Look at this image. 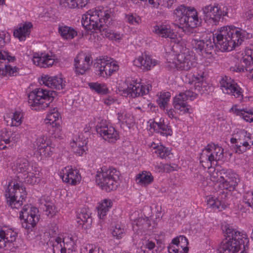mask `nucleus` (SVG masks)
I'll list each match as a JSON object with an SVG mask.
<instances>
[{
    "label": "nucleus",
    "mask_w": 253,
    "mask_h": 253,
    "mask_svg": "<svg viewBox=\"0 0 253 253\" xmlns=\"http://www.w3.org/2000/svg\"><path fill=\"white\" fill-rule=\"evenodd\" d=\"M114 14L111 8L107 7L98 6L94 10L89 11L85 16L82 18V25L88 30H99L106 37L116 41L120 42L122 36L116 33H112L109 28L113 25Z\"/></svg>",
    "instance_id": "nucleus-1"
},
{
    "label": "nucleus",
    "mask_w": 253,
    "mask_h": 253,
    "mask_svg": "<svg viewBox=\"0 0 253 253\" xmlns=\"http://www.w3.org/2000/svg\"><path fill=\"white\" fill-rule=\"evenodd\" d=\"M216 36L215 44L221 47H236L241 45L245 39V33L233 26H226L220 28ZM218 45H216V47Z\"/></svg>",
    "instance_id": "nucleus-2"
},
{
    "label": "nucleus",
    "mask_w": 253,
    "mask_h": 253,
    "mask_svg": "<svg viewBox=\"0 0 253 253\" xmlns=\"http://www.w3.org/2000/svg\"><path fill=\"white\" fill-rule=\"evenodd\" d=\"M166 53L168 62H172L178 70L188 71L197 64L195 54L189 48H182L180 53L174 48H167Z\"/></svg>",
    "instance_id": "nucleus-3"
},
{
    "label": "nucleus",
    "mask_w": 253,
    "mask_h": 253,
    "mask_svg": "<svg viewBox=\"0 0 253 253\" xmlns=\"http://www.w3.org/2000/svg\"><path fill=\"white\" fill-rule=\"evenodd\" d=\"M229 235L228 238L222 242L219 249L220 253H239L242 249V246L244 248V251L248 248L249 239L248 235L243 232H240L233 230Z\"/></svg>",
    "instance_id": "nucleus-4"
},
{
    "label": "nucleus",
    "mask_w": 253,
    "mask_h": 253,
    "mask_svg": "<svg viewBox=\"0 0 253 253\" xmlns=\"http://www.w3.org/2000/svg\"><path fill=\"white\" fill-rule=\"evenodd\" d=\"M120 175V172L116 169L104 166L97 171L95 181L103 190L109 192L118 186Z\"/></svg>",
    "instance_id": "nucleus-5"
},
{
    "label": "nucleus",
    "mask_w": 253,
    "mask_h": 253,
    "mask_svg": "<svg viewBox=\"0 0 253 253\" xmlns=\"http://www.w3.org/2000/svg\"><path fill=\"white\" fill-rule=\"evenodd\" d=\"M55 91L42 87L34 89L28 94V102L32 110L45 109L53 101Z\"/></svg>",
    "instance_id": "nucleus-6"
},
{
    "label": "nucleus",
    "mask_w": 253,
    "mask_h": 253,
    "mask_svg": "<svg viewBox=\"0 0 253 253\" xmlns=\"http://www.w3.org/2000/svg\"><path fill=\"white\" fill-rule=\"evenodd\" d=\"M175 21L180 24V28H194L201 25V19L198 16V12L194 7H186L181 5L174 10Z\"/></svg>",
    "instance_id": "nucleus-7"
},
{
    "label": "nucleus",
    "mask_w": 253,
    "mask_h": 253,
    "mask_svg": "<svg viewBox=\"0 0 253 253\" xmlns=\"http://www.w3.org/2000/svg\"><path fill=\"white\" fill-rule=\"evenodd\" d=\"M26 196L25 188L15 181L9 182L5 191L7 205L12 209H19Z\"/></svg>",
    "instance_id": "nucleus-8"
},
{
    "label": "nucleus",
    "mask_w": 253,
    "mask_h": 253,
    "mask_svg": "<svg viewBox=\"0 0 253 253\" xmlns=\"http://www.w3.org/2000/svg\"><path fill=\"white\" fill-rule=\"evenodd\" d=\"M14 169L23 175L25 182L30 184H35L40 178V173L38 169L30 165L28 160L20 158L14 164Z\"/></svg>",
    "instance_id": "nucleus-9"
},
{
    "label": "nucleus",
    "mask_w": 253,
    "mask_h": 253,
    "mask_svg": "<svg viewBox=\"0 0 253 253\" xmlns=\"http://www.w3.org/2000/svg\"><path fill=\"white\" fill-rule=\"evenodd\" d=\"M224 156V150L221 146L211 143L208 145L203 150L200 158V163L205 168L211 167L212 164L221 160Z\"/></svg>",
    "instance_id": "nucleus-10"
},
{
    "label": "nucleus",
    "mask_w": 253,
    "mask_h": 253,
    "mask_svg": "<svg viewBox=\"0 0 253 253\" xmlns=\"http://www.w3.org/2000/svg\"><path fill=\"white\" fill-rule=\"evenodd\" d=\"M94 67L100 77L108 78L117 72L119 67L118 62L108 56L97 58L94 63Z\"/></svg>",
    "instance_id": "nucleus-11"
},
{
    "label": "nucleus",
    "mask_w": 253,
    "mask_h": 253,
    "mask_svg": "<svg viewBox=\"0 0 253 253\" xmlns=\"http://www.w3.org/2000/svg\"><path fill=\"white\" fill-rule=\"evenodd\" d=\"M230 142L235 144L236 153L242 154L251 148L253 145V138L246 130L240 129L231 138Z\"/></svg>",
    "instance_id": "nucleus-12"
},
{
    "label": "nucleus",
    "mask_w": 253,
    "mask_h": 253,
    "mask_svg": "<svg viewBox=\"0 0 253 253\" xmlns=\"http://www.w3.org/2000/svg\"><path fill=\"white\" fill-rule=\"evenodd\" d=\"M197 97V92L188 90L181 92L176 95L173 98L172 105L180 115L190 113V106L187 104L186 100H193Z\"/></svg>",
    "instance_id": "nucleus-13"
},
{
    "label": "nucleus",
    "mask_w": 253,
    "mask_h": 253,
    "mask_svg": "<svg viewBox=\"0 0 253 253\" xmlns=\"http://www.w3.org/2000/svg\"><path fill=\"white\" fill-rule=\"evenodd\" d=\"M204 19L205 22L212 25H216L221 18L227 16V8L224 7L221 10L218 4H210L202 8Z\"/></svg>",
    "instance_id": "nucleus-14"
},
{
    "label": "nucleus",
    "mask_w": 253,
    "mask_h": 253,
    "mask_svg": "<svg viewBox=\"0 0 253 253\" xmlns=\"http://www.w3.org/2000/svg\"><path fill=\"white\" fill-rule=\"evenodd\" d=\"M140 81V79L136 75L127 78V95L135 97L149 93L152 88L151 85L149 84H144Z\"/></svg>",
    "instance_id": "nucleus-15"
},
{
    "label": "nucleus",
    "mask_w": 253,
    "mask_h": 253,
    "mask_svg": "<svg viewBox=\"0 0 253 253\" xmlns=\"http://www.w3.org/2000/svg\"><path fill=\"white\" fill-rule=\"evenodd\" d=\"M17 236V232L12 228L0 227V249L14 251Z\"/></svg>",
    "instance_id": "nucleus-16"
},
{
    "label": "nucleus",
    "mask_w": 253,
    "mask_h": 253,
    "mask_svg": "<svg viewBox=\"0 0 253 253\" xmlns=\"http://www.w3.org/2000/svg\"><path fill=\"white\" fill-rule=\"evenodd\" d=\"M38 212L39 210L37 208L25 206L20 214V218L24 219L22 223V227L28 230H32L39 220Z\"/></svg>",
    "instance_id": "nucleus-17"
},
{
    "label": "nucleus",
    "mask_w": 253,
    "mask_h": 253,
    "mask_svg": "<svg viewBox=\"0 0 253 253\" xmlns=\"http://www.w3.org/2000/svg\"><path fill=\"white\" fill-rule=\"evenodd\" d=\"M236 57L240 59L241 65L231 67V71L236 72L250 71V67L253 65V50L252 48H246L238 53Z\"/></svg>",
    "instance_id": "nucleus-18"
},
{
    "label": "nucleus",
    "mask_w": 253,
    "mask_h": 253,
    "mask_svg": "<svg viewBox=\"0 0 253 253\" xmlns=\"http://www.w3.org/2000/svg\"><path fill=\"white\" fill-rule=\"evenodd\" d=\"M60 115L56 108H54L49 111L45 119V123L50 133L55 137L61 136V128L57 122Z\"/></svg>",
    "instance_id": "nucleus-19"
},
{
    "label": "nucleus",
    "mask_w": 253,
    "mask_h": 253,
    "mask_svg": "<svg viewBox=\"0 0 253 253\" xmlns=\"http://www.w3.org/2000/svg\"><path fill=\"white\" fill-rule=\"evenodd\" d=\"M220 88L224 93L234 96L236 98H243V91L239 85L231 78L226 76L220 81Z\"/></svg>",
    "instance_id": "nucleus-20"
},
{
    "label": "nucleus",
    "mask_w": 253,
    "mask_h": 253,
    "mask_svg": "<svg viewBox=\"0 0 253 253\" xmlns=\"http://www.w3.org/2000/svg\"><path fill=\"white\" fill-rule=\"evenodd\" d=\"M240 181V177L237 173L231 169H226L224 171V177L220 186V190L225 192L234 191Z\"/></svg>",
    "instance_id": "nucleus-21"
},
{
    "label": "nucleus",
    "mask_w": 253,
    "mask_h": 253,
    "mask_svg": "<svg viewBox=\"0 0 253 253\" xmlns=\"http://www.w3.org/2000/svg\"><path fill=\"white\" fill-rule=\"evenodd\" d=\"M34 149L37 157H40L41 159L50 157L52 154L51 146L49 145V141L47 137L40 136L33 143Z\"/></svg>",
    "instance_id": "nucleus-22"
},
{
    "label": "nucleus",
    "mask_w": 253,
    "mask_h": 253,
    "mask_svg": "<svg viewBox=\"0 0 253 253\" xmlns=\"http://www.w3.org/2000/svg\"><path fill=\"white\" fill-rule=\"evenodd\" d=\"M154 31L162 37L169 38L170 42L174 43V44L171 45L172 47H183L185 45L183 41L180 39L177 38V35L173 30L167 26H156L154 27Z\"/></svg>",
    "instance_id": "nucleus-23"
},
{
    "label": "nucleus",
    "mask_w": 253,
    "mask_h": 253,
    "mask_svg": "<svg viewBox=\"0 0 253 253\" xmlns=\"http://www.w3.org/2000/svg\"><path fill=\"white\" fill-rule=\"evenodd\" d=\"M92 63L90 54L79 53L75 59V68L76 74L83 75L88 71Z\"/></svg>",
    "instance_id": "nucleus-24"
},
{
    "label": "nucleus",
    "mask_w": 253,
    "mask_h": 253,
    "mask_svg": "<svg viewBox=\"0 0 253 253\" xmlns=\"http://www.w3.org/2000/svg\"><path fill=\"white\" fill-rule=\"evenodd\" d=\"M96 130L106 140L114 142L118 138V133L115 128L109 126L105 121L101 120L96 125Z\"/></svg>",
    "instance_id": "nucleus-25"
},
{
    "label": "nucleus",
    "mask_w": 253,
    "mask_h": 253,
    "mask_svg": "<svg viewBox=\"0 0 253 253\" xmlns=\"http://www.w3.org/2000/svg\"><path fill=\"white\" fill-rule=\"evenodd\" d=\"M60 176L63 181L75 185L80 182L81 176L77 169H73L71 166H67L60 172Z\"/></svg>",
    "instance_id": "nucleus-26"
},
{
    "label": "nucleus",
    "mask_w": 253,
    "mask_h": 253,
    "mask_svg": "<svg viewBox=\"0 0 253 253\" xmlns=\"http://www.w3.org/2000/svg\"><path fill=\"white\" fill-rule=\"evenodd\" d=\"M228 192L223 190H219L217 192V197L213 196H208L207 198L208 205L214 210L222 211L226 209V203L225 202L226 198L227 196Z\"/></svg>",
    "instance_id": "nucleus-27"
},
{
    "label": "nucleus",
    "mask_w": 253,
    "mask_h": 253,
    "mask_svg": "<svg viewBox=\"0 0 253 253\" xmlns=\"http://www.w3.org/2000/svg\"><path fill=\"white\" fill-rule=\"evenodd\" d=\"M188 240L184 236L174 238L168 247L169 253H187Z\"/></svg>",
    "instance_id": "nucleus-28"
},
{
    "label": "nucleus",
    "mask_w": 253,
    "mask_h": 253,
    "mask_svg": "<svg viewBox=\"0 0 253 253\" xmlns=\"http://www.w3.org/2000/svg\"><path fill=\"white\" fill-rule=\"evenodd\" d=\"M66 82L60 76H51L48 75L42 77L41 84L51 88L60 90L64 89Z\"/></svg>",
    "instance_id": "nucleus-29"
},
{
    "label": "nucleus",
    "mask_w": 253,
    "mask_h": 253,
    "mask_svg": "<svg viewBox=\"0 0 253 253\" xmlns=\"http://www.w3.org/2000/svg\"><path fill=\"white\" fill-rule=\"evenodd\" d=\"M134 65L143 69L149 70L157 64V61L153 59L150 55L146 53L142 54L133 61Z\"/></svg>",
    "instance_id": "nucleus-30"
},
{
    "label": "nucleus",
    "mask_w": 253,
    "mask_h": 253,
    "mask_svg": "<svg viewBox=\"0 0 253 253\" xmlns=\"http://www.w3.org/2000/svg\"><path fill=\"white\" fill-rule=\"evenodd\" d=\"M90 214L86 208L79 210L77 212V222L79 226L85 229L90 228L92 221Z\"/></svg>",
    "instance_id": "nucleus-31"
},
{
    "label": "nucleus",
    "mask_w": 253,
    "mask_h": 253,
    "mask_svg": "<svg viewBox=\"0 0 253 253\" xmlns=\"http://www.w3.org/2000/svg\"><path fill=\"white\" fill-rule=\"evenodd\" d=\"M33 63L41 68H47L52 66L54 59L48 54L35 53L33 57Z\"/></svg>",
    "instance_id": "nucleus-32"
},
{
    "label": "nucleus",
    "mask_w": 253,
    "mask_h": 253,
    "mask_svg": "<svg viewBox=\"0 0 253 253\" xmlns=\"http://www.w3.org/2000/svg\"><path fill=\"white\" fill-rule=\"evenodd\" d=\"M32 28L33 25L30 22L21 23L19 25V27L15 29L13 35L20 41H25L26 37L30 35Z\"/></svg>",
    "instance_id": "nucleus-33"
},
{
    "label": "nucleus",
    "mask_w": 253,
    "mask_h": 253,
    "mask_svg": "<svg viewBox=\"0 0 253 253\" xmlns=\"http://www.w3.org/2000/svg\"><path fill=\"white\" fill-rule=\"evenodd\" d=\"M40 208L45 211L48 216L52 217L55 214L57 211L48 196H42L40 200Z\"/></svg>",
    "instance_id": "nucleus-34"
},
{
    "label": "nucleus",
    "mask_w": 253,
    "mask_h": 253,
    "mask_svg": "<svg viewBox=\"0 0 253 253\" xmlns=\"http://www.w3.org/2000/svg\"><path fill=\"white\" fill-rule=\"evenodd\" d=\"M139 213L137 211H135L129 215V218L132 221V227L134 230L142 231L147 227V223L145 219L139 216Z\"/></svg>",
    "instance_id": "nucleus-35"
},
{
    "label": "nucleus",
    "mask_w": 253,
    "mask_h": 253,
    "mask_svg": "<svg viewBox=\"0 0 253 253\" xmlns=\"http://www.w3.org/2000/svg\"><path fill=\"white\" fill-rule=\"evenodd\" d=\"M15 133H11L6 129H3L0 133V150L6 148V145L11 142L15 143L18 140V137H16Z\"/></svg>",
    "instance_id": "nucleus-36"
},
{
    "label": "nucleus",
    "mask_w": 253,
    "mask_h": 253,
    "mask_svg": "<svg viewBox=\"0 0 253 253\" xmlns=\"http://www.w3.org/2000/svg\"><path fill=\"white\" fill-rule=\"evenodd\" d=\"M230 111L236 115L240 116L245 121L248 122H253V110L245 109H240L236 105H233Z\"/></svg>",
    "instance_id": "nucleus-37"
},
{
    "label": "nucleus",
    "mask_w": 253,
    "mask_h": 253,
    "mask_svg": "<svg viewBox=\"0 0 253 253\" xmlns=\"http://www.w3.org/2000/svg\"><path fill=\"white\" fill-rule=\"evenodd\" d=\"M87 141L85 139L83 140L80 137L71 142L70 145L73 152L78 156H82L87 150Z\"/></svg>",
    "instance_id": "nucleus-38"
},
{
    "label": "nucleus",
    "mask_w": 253,
    "mask_h": 253,
    "mask_svg": "<svg viewBox=\"0 0 253 253\" xmlns=\"http://www.w3.org/2000/svg\"><path fill=\"white\" fill-rule=\"evenodd\" d=\"M208 168L209 169V173L211 180L213 182L218 183V187L220 188V186L221 185L222 182L224 177V171H226V169H218L212 167V166Z\"/></svg>",
    "instance_id": "nucleus-39"
},
{
    "label": "nucleus",
    "mask_w": 253,
    "mask_h": 253,
    "mask_svg": "<svg viewBox=\"0 0 253 253\" xmlns=\"http://www.w3.org/2000/svg\"><path fill=\"white\" fill-rule=\"evenodd\" d=\"M112 206L113 202L109 199H104L99 203L97 210L98 215L100 219L105 218L108 212Z\"/></svg>",
    "instance_id": "nucleus-40"
},
{
    "label": "nucleus",
    "mask_w": 253,
    "mask_h": 253,
    "mask_svg": "<svg viewBox=\"0 0 253 253\" xmlns=\"http://www.w3.org/2000/svg\"><path fill=\"white\" fill-rule=\"evenodd\" d=\"M62 7L69 8H82L88 3L89 0H59Z\"/></svg>",
    "instance_id": "nucleus-41"
},
{
    "label": "nucleus",
    "mask_w": 253,
    "mask_h": 253,
    "mask_svg": "<svg viewBox=\"0 0 253 253\" xmlns=\"http://www.w3.org/2000/svg\"><path fill=\"white\" fill-rule=\"evenodd\" d=\"M58 33L64 40H71L77 36V32L72 27L68 26H59Z\"/></svg>",
    "instance_id": "nucleus-42"
},
{
    "label": "nucleus",
    "mask_w": 253,
    "mask_h": 253,
    "mask_svg": "<svg viewBox=\"0 0 253 253\" xmlns=\"http://www.w3.org/2000/svg\"><path fill=\"white\" fill-rule=\"evenodd\" d=\"M77 240V237L75 234L67 235L62 239V243L66 251L68 250L72 252L75 250Z\"/></svg>",
    "instance_id": "nucleus-43"
},
{
    "label": "nucleus",
    "mask_w": 253,
    "mask_h": 253,
    "mask_svg": "<svg viewBox=\"0 0 253 253\" xmlns=\"http://www.w3.org/2000/svg\"><path fill=\"white\" fill-rule=\"evenodd\" d=\"M19 69L16 66H12L9 64H3L0 61V74L2 75L15 76Z\"/></svg>",
    "instance_id": "nucleus-44"
},
{
    "label": "nucleus",
    "mask_w": 253,
    "mask_h": 253,
    "mask_svg": "<svg viewBox=\"0 0 253 253\" xmlns=\"http://www.w3.org/2000/svg\"><path fill=\"white\" fill-rule=\"evenodd\" d=\"M157 102L161 109H165L169 101L171 95L169 92H160L158 95Z\"/></svg>",
    "instance_id": "nucleus-45"
},
{
    "label": "nucleus",
    "mask_w": 253,
    "mask_h": 253,
    "mask_svg": "<svg viewBox=\"0 0 253 253\" xmlns=\"http://www.w3.org/2000/svg\"><path fill=\"white\" fill-rule=\"evenodd\" d=\"M152 148L156 149L155 152L157 156L161 158H165L170 154L171 150L162 145H157L155 143H152L150 146Z\"/></svg>",
    "instance_id": "nucleus-46"
},
{
    "label": "nucleus",
    "mask_w": 253,
    "mask_h": 253,
    "mask_svg": "<svg viewBox=\"0 0 253 253\" xmlns=\"http://www.w3.org/2000/svg\"><path fill=\"white\" fill-rule=\"evenodd\" d=\"M136 180L140 185H146L153 181V177L150 172L145 171L139 174L136 177Z\"/></svg>",
    "instance_id": "nucleus-47"
},
{
    "label": "nucleus",
    "mask_w": 253,
    "mask_h": 253,
    "mask_svg": "<svg viewBox=\"0 0 253 253\" xmlns=\"http://www.w3.org/2000/svg\"><path fill=\"white\" fill-rule=\"evenodd\" d=\"M193 81L196 82V83L198 84L197 85H195V91L198 93L203 94L204 93V91H202V87L200 85V84L202 83L206 79L205 73L202 70L199 71V72L196 73L193 75Z\"/></svg>",
    "instance_id": "nucleus-48"
},
{
    "label": "nucleus",
    "mask_w": 253,
    "mask_h": 253,
    "mask_svg": "<svg viewBox=\"0 0 253 253\" xmlns=\"http://www.w3.org/2000/svg\"><path fill=\"white\" fill-rule=\"evenodd\" d=\"M88 86L92 90L99 94H106L109 91L107 85L104 83H90Z\"/></svg>",
    "instance_id": "nucleus-49"
},
{
    "label": "nucleus",
    "mask_w": 253,
    "mask_h": 253,
    "mask_svg": "<svg viewBox=\"0 0 253 253\" xmlns=\"http://www.w3.org/2000/svg\"><path fill=\"white\" fill-rule=\"evenodd\" d=\"M160 130H158L157 133H160L162 135L168 136L171 135L172 131L170 127L164 124V119L160 118L159 120Z\"/></svg>",
    "instance_id": "nucleus-50"
},
{
    "label": "nucleus",
    "mask_w": 253,
    "mask_h": 253,
    "mask_svg": "<svg viewBox=\"0 0 253 253\" xmlns=\"http://www.w3.org/2000/svg\"><path fill=\"white\" fill-rule=\"evenodd\" d=\"M23 118V112L20 111H15L13 114L12 118L11 119L10 126H18L21 124Z\"/></svg>",
    "instance_id": "nucleus-51"
},
{
    "label": "nucleus",
    "mask_w": 253,
    "mask_h": 253,
    "mask_svg": "<svg viewBox=\"0 0 253 253\" xmlns=\"http://www.w3.org/2000/svg\"><path fill=\"white\" fill-rule=\"evenodd\" d=\"M54 253H66V251L62 243V238L57 237L52 245Z\"/></svg>",
    "instance_id": "nucleus-52"
},
{
    "label": "nucleus",
    "mask_w": 253,
    "mask_h": 253,
    "mask_svg": "<svg viewBox=\"0 0 253 253\" xmlns=\"http://www.w3.org/2000/svg\"><path fill=\"white\" fill-rule=\"evenodd\" d=\"M81 253H104V252L98 247L92 245H88L81 249Z\"/></svg>",
    "instance_id": "nucleus-53"
},
{
    "label": "nucleus",
    "mask_w": 253,
    "mask_h": 253,
    "mask_svg": "<svg viewBox=\"0 0 253 253\" xmlns=\"http://www.w3.org/2000/svg\"><path fill=\"white\" fill-rule=\"evenodd\" d=\"M243 201L248 207L253 209V192L249 191L244 194Z\"/></svg>",
    "instance_id": "nucleus-54"
},
{
    "label": "nucleus",
    "mask_w": 253,
    "mask_h": 253,
    "mask_svg": "<svg viewBox=\"0 0 253 253\" xmlns=\"http://www.w3.org/2000/svg\"><path fill=\"white\" fill-rule=\"evenodd\" d=\"M197 52L199 54L202 55L204 58L207 59H211L213 56V48H196Z\"/></svg>",
    "instance_id": "nucleus-55"
},
{
    "label": "nucleus",
    "mask_w": 253,
    "mask_h": 253,
    "mask_svg": "<svg viewBox=\"0 0 253 253\" xmlns=\"http://www.w3.org/2000/svg\"><path fill=\"white\" fill-rule=\"evenodd\" d=\"M156 171L158 172L167 171L170 170V167L168 165L164 164L161 162H156L154 164Z\"/></svg>",
    "instance_id": "nucleus-56"
},
{
    "label": "nucleus",
    "mask_w": 253,
    "mask_h": 253,
    "mask_svg": "<svg viewBox=\"0 0 253 253\" xmlns=\"http://www.w3.org/2000/svg\"><path fill=\"white\" fill-rule=\"evenodd\" d=\"M10 42L9 36L8 34L2 32L0 33V47L7 46Z\"/></svg>",
    "instance_id": "nucleus-57"
},
{
    "label": "nucleus",
    "mask_w": 253,
    "mask_h": 253,
    "mask_svg": "<svg viewBox=\"0 0 253 253\" xmlns=\"http://www.w3.org/2000/svg\"><path fill=\"white\" fill-rule=\"evenodd\" d=\"M124 232V229L122 228L120 225H117L112 230L111 233L117 239H120L122 238Z\"/></svg>",
    "instance_id": "nucleus-58"
},
{
    "label": "nucleus",
    "mask_w": 253,
    "mask_h": 253,
    "mask_svg": "<svg viewBox=\"0 0 253 253\" xmlns=\"http://www.w3.org/2000/svg\"><path fill=\"white\" fill-rule=\"evenodd\" d=\"M141 19L139 16L136 14H129L127 15V22L129 24H131L134 25H137L140 22Z\"/></svg>",
    "instance_id": "nucleus-59"
},
{
    "label": "nucleus",
    "mask_w": 253,
    "mask_h": 253,
    "mask_svg": "<svg viewBox=\"0 0 253 253\" xmlns=\"http://www.w3.org/2000/svg\"><path fill=\"white\" fill-rule=\"evenodd\" d=\"M148 123L149 130L151 132H158V130H160L159 122H157L155 121L150 120Z\"/></svg>",
    "instance_id": "nucleus-60"
},
{
    "label": "nucleus",
    "mask_w": 253,
    "mask_h": 253,
    "mask_svg": "<svg viewBox=\"0 0 253 253\" xmlns=\"http://www.w3.org/2000/svg\"><path fill=\"white\" fill-rule=\"evenodd\" d=\"M7 60L8 62H13L15 60L14 56H11L8 52H4V54L0 51V61L1 60Z\"/></svg>",
    "instance_id": "nucleus-61"
},
{
    "label": "nucleus",
    "mask_w": 253,
    "mask_h": 253,
    "mask_svg": "<svg viewBox=\"0 0 253 253\" xmlns=\"http://www.w3.org/2000/svg\"><path fill=\"white\" fill-rule=\"evenodd\" d=\"M165 114H166L169 118L173 119L175 118L174 111L172 108H168L167 107L165 109H162Z\"/></svg>",
    "instance_id": "nucleus-62"
},
{
    "label": "nucleus",
    "mask_w": 253,
    "mask_h": 253,
    "mask_svg": "<svg viewBox=\"0 0 253 253\" xmlns=\"http://www.w3.org/2000/svg\"><path fill=\"white\" fill-rule=\"evenodd\" d=\"M144 246L147 249L152 250L155 247V244L154 242L148 240L146 241Z\"/></svg>",
    "instance_id": "nucleus-63"
},
{
    "label": "nucleus",
    "mask_w": 253,
    "mask_h": 253,
    "mask_svg": "<svg viewBox=\"0 0 253 253\" xmlns=\"http://www.w3.org/2000/svg\"><path fill=\"white\" fill-rule=\"evenodd\" d=\"M115 101V100L111 96L104 99V103L108 106L113 104Z\"/></svg>",
    "instance_id": "nucleus-64"
}]
</instances>
